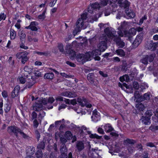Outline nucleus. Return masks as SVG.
I'll return each mask as SVG.
<instances>
[{"label":"nucleus","instance_id":"f257e3e1","mask_svg":"<svg viewBox=\"0 0 158 158\" xmlns=\"http://www.w3.org/2000/svg\"><path fill=\"white\" fill-rule=\"evenodd\" d=\"M7 131L9 134L13 133L17 137L18 136V133H19L24 139L29 140L31 139V137L23 132L20 128L15 126L8 127L7 128Z\"/></svg>","mask_w":158,"mask_h":158},{"label":"nucleus","instance_id":"f03ea898","mask_svg":"<svg viewBox=\"0 0 158 158\" xmlns=\"http://www.w3.org/2000/svg\"><path fill=\"white\" fill-rule=\"evenodd\" d=\"M155 54L152 53L150 55H146L144 56L141 59V62L144 64L147 65L148 64V61L151 63L154 60L155 57Z\"/></svg>","mask_w":158,"mask_h":158},{"label":"nucleus","instance_id":"7ed1b4c3","mask_svg":"<svg viewBox=\"0 0 158 158\" xmlns=\"http://www.w3.org/2000/svg\"><path fill=\"white\" fill-rule=\"evenodd\" d=\"M38 23L35 21L31 22L29 25L28 26H26L24 28L26 29H30L31 31H36L38 29L36 26L38 25Z\"/></svg>","mask_w":158,"mask_h":158},{"label":"nucleus","instance_id":"20e7f679","mask_svg":"<svg viewBox=\"0 0 158 158\" xmlns=\"http://www.w3.org/2000/svg\"><path fill=\"white\" fill-rule=\"evenodd\" d=\"M118 2L119 6L121 8L125 9V10L129 9L130 3L127 0H125L124 2L123 0H118Z\"/></svg>","mask_w":158,"mask_h":158},{"label":"nucleus","instance_id":"39448f33","mask_svg":"<svg viewBox=\"0 0 158 158\" xmlns=\"http://www.w3.org/2000/svg\"><path fill=\"white\" fill-rule=\"evenodd\" d=\"M20 88L19 85H17L15 87L11 94V96L12 98H14L18 96L19 94Z\"/></svg>","mask_w":158,"mask_h":158},{"label":"nucleus","instance_id":"423d86ee","mask_svg":"<svg viewBox=\"0 0 158 158\" xmlns=\"http://www.w3.org/2000/svg\"><path fill=\"white\" fill-rule=\"evenodd\" d=\"M33 108L36 111H39L42 110L43 109V106L40 101H36L33 105Z\"/></svg>","mask_w":158,"mask_h":158},{"label":"nucleus","instance_id":"0eeeda50","mask_svg":"<svg viewBox=\"0 0 158 158\" xmlns=\"http://www.w3.org/2000/svg\"><path fill=\"white\" fill-rule=\"evenodd\" d=\"M143 40V37L141 35H137L134 42L133 43V46L135 47L138 46L140 44Z\"/></svg>","mask_w":158,"mask_h":158},{"label":"nucleus","instance_id":"6e6552de","mask_svg":"<svg viewBox=\"0 0 158 158\" xmlns=\"http://www.w3.org/2000/svg\"><path fill=\"white\" fill-rule=\"evenodd\" d=\"M31 79L26 83V87L27 88H31L36 83L35 77L31 76Z\"/></svg>","mask_w":158,"mask_h":158},{"label":"nucleus","instance_id":"1a4fd4ad","mask_svg":"<svg viewBox=\"0 0 158 158\" xmlns=\"http://www.w3.org/2000/svg\"><path fill=\"white\" fill-rule=\"evenodd\" d=\"M84 21L82 20L81 19V18H79L76 22L77 28L76 30H77L78 31H81L80 28L84 25Z\"/></svg>","mask_w":158,"mask_h":158},{"label":"nucleus","instance_id":"9d476101","mask_svg":"<svg viewBox=\"0 0 158 158\" xmlns=\"http://www.w3.org/2000/svg\"><path fill=\"white\" fill-rule=\"evenodd\" d=\"M98 5L96 3L92 4L90 6H89L88 8V11L90 14L93 13L94 10L97 9L98 7Z\"/></svg>","mask_w":158,"mask_h":158},{"label":"nucleus","instance_id":"9b49d317","mask_svg":"<svg viewBox=\"0 0 158 158\" xmlns=\"http://www.w3.org/2000/svg\"><path fill=\"white\" fill-rule=\"evenodd\" d=\"M98 48L101 51H104L107 48V43L105 41H102L98 45Z\"/></svg>","mask_w":158,"mask_h":158},{"label":"nucleus","instance_id":"f8f14e48","mask_svg":"<svg viewBox=\"0 0 158 158\" xmlns=\"http://www.w3.org/2000/svg\"><path fill=\"white\" fill-rule=\"evenodd\" d=\"M54 77V74L52 72H49L45 74L44 78L45 79L52 80Z\"/></svg>","mask_w":158,"mask_h":158},{"label":"nucleus","instance_id":"ddd939ff","mask_svg":"<svg viewBox=\"0 0 158 158\" xmlns=\"http://www.w3.org/2000/svg\"><path fill=\"white\" fill-rule=\"evenodd\" d=\"M104 128L105 131L108 133L111 132L114 130V128L112 127L110 123H107L104 126Z\"/></svg>","mask_w":158,"mask_h":158},{"label":"nucleus","instance_id":"4468645a","mask_svg":"<svg viewBox=\"0 0 158 158\" xmlns=\"http://www.w3.org/2000/svg\"><path fill=\"white\" fill-rule=\"evenodd\" d=\"M87 78L88 80L91 83H94L95 79L94 73H89L87 75Z\"/></svg>","mask_w":158,"mask_h":158},{"label":"nucleus","instance_id":"2eb2a0df","mask_svg":"<svg viewBox=\"0 0 158 158\" xmlns=\"http://www.w3.org/2000/svg\"><path fill=\"white\" fill-rule=\"evenodd\" d=\"M134 97L135 99L136 102H141L142 100V97L140 94L139 91H136L134 92Z\"/></svg>","mask_w":158,"mask_h":158},{"label":"nucleus","instance_id":"dca6fc26","mask_svg":"<svg viewBox=\"0 0 158 158\" xmlns=\"http://www.w3.org/2000/svg\"><path fill=\"white\" fill-rule=\"evenodd\" d=\"M87 133L89 135V137L91 139H102V136H99L96 134H92L90 131H87Z\"/></svg>","mask_w":158,"mask_h":158},{"label":"nucleus","instance_id":"f3484780","mask_svg":"<svg viewBox=\"0 0 158 158\" xmlns=\"http://www.w3.org/2000/svg\"><path fill=\"white\" fill-rule=\"evenodd\" d=\"M76 148L78 151H81L84 148V143L82 141H78L76 144Z\"/></svg>","mask_w":158,"mask_h":158},{"label":"nucleus","instance_id":"a211bd4d","mask_svg":"<svg viewBox=\"0 0 158 158\" xmlns=\"http://www.w3.org/2000/svg\"><path fill=\"white\" fill-rule=\"evenodd\" d=\"M28 53L26 51L19 52L18 53L17 55V57L19 59L25 58L27 57Z\"/></svg>","mask_w":158,"mask_h":158},{"label":"nucleus","instance_id":"6ab92c4d","mask_svg":"<svg viewBox=\"0 0 158 158\" xmlns=\"http://www.w3.org/2000/svg\"><path fill=\"white\" fill-rule=\"evenodd\" d=\"M116 43L119 48H123L125 45L124 42L121 40V39L119 37L116 38V39H115Z\"/></svg>","mask_w":158,"mask_h":158},{"label":"nucleus","instance_id":"aec40b11","mask_svg":"<svg viewBox=\"0 0 158 158\" xmlns=\"http://www.w3.org/2000/svg\"><path fill=\"white\" fill-rule=\"evenodd\" d=\"M142 123L145 125H148L150 123V118L147 116H142L141 118Z\"/></svg>","mask_w":158,"mask_h":158},{"label":"nucleus","instance_id":"412c9836","mask_svg":"<svg viewBox=\"0 0 158 158\" xmlns=\"http://www.w3.org/2000/svg\"><path fill=\"white\" fill-rule=\"evenodd\" d=\"M137 102L138 103L135 106L136 108L139 111H143L145 108L144 105L140 103V102Z\"/></svg>","mask_w":158,"mask_h":158},{"label":"nucleus","instance_id":"4be33fe9","mask_svg":"<svg viewBox=\"0 0 158 158\" xmlns=\"http://www.w3.org/2000/svg\"><path fill=\"white\" fill-rule=\"evenodd\" d=\"M47 10V7H45L42 14L38 15L37 18L39 19L44 20L46 18L45 14Z\"/></svg>","mask_w":158,"mask_h":158},{"label":"nucleus","instance_id":"5701e85b","mask_svg":"<svg viewBox=\"0 0 158 158\" xmlns=\"http://www.w3.org/2000/svg\"><path fill=\"white\" fill-rule=\"evenodd\" d=\"M125 12L127 16L130 18H133L135 16V13L132 11H131V10L129 11V9L125 10Z\"/></svg>","mask_w":158,"mask_h":158},{"label":"nucleus","instance_id":"b1692460","mask_svg":"<svg viewBox=\"0 0 158 158\" xmlns=\"http://www.w3.org/2000/svg\"><path fill=\"white\" fill-rule=\"evenodd\" d=\"M68 52L69 54L71 55L70 58L71 59H74L76 56L75 52L73 50L69 48L68 50Z\"/></svg>","mask_w":158,"mask_h":158},{"label":"nucleus","instance_id":"393cba45","mask_svg":"<svg viewBox=\"0 0 158 158\" xmlns=\"http://www.w3.org/2000/svg\"><path fill=\"white\" fill-rule=\"evenodd\" d=\"M104 32L108 37L112 36L113 34L112 32L110 30L109 27H107L104 30Z\"/></svg>","mask_w":158,"mask_h":158},{"label":"nucleus","instance_id":"a878e982","mask_svg":"<svg viewBox=\"0 0 158 158\" xmlns=\"http://www.w3.org/2000/svg\"><path fill=\"white\" fill-rule=\"evenodd\" d=\"M91 118L92 120L95 123H96L100 120L101 117L99 114L94 115H92Z\"/></svg>","mask_w":158,"mask_h":158},{"label":"nucleus","instance_id":"bb28decb","mask_svg":"<svg viewBox=\"0 0 158 158\" xmlns=\"http://www.w3.org/2000/svg\"><path fill=\"white\" fill-rule=\"evenodd\" d=\"M115 52L118 55L121 57H123L125 55V52L124 50L121 49L116 50L115 51Z\"/></svg>","mask_w":158,"mask_h":158},{"label":"nucleus","instance_id":"cd10ccee","mask_svg":"<svg viewBox=\"0 0 158 158\" xmlns=\"http://www.w3.org/2000/svg\"><path fill=\"white\" fill-rule=\"evenodd\" d=\"M45 145L43 141L40 142L37 146V148L40 150H42L45 148Z\"/></svg>","mask_w":158,"mask_h":158},{"label":"nucleus","instance_id":"c85d7f7f","mask_svg":"<svg viewBox=\"0 0 158 158\" xmlns=\"http://www.w3.org/2000/svg\"><path fill=\"white\" fill-rule=\"evenodd\" d=\"M124 143L125 144H134L135 143V141L133 139L127 138L124 140Z\"/></svg>","mask_w":158,"mask_h":158},{"label":"nucleus","instance_id":"c756f323","mask_svg":"<svg viewBox=\"0 0 158 158\" xmlns=\"http://www.w3.org/2000/svg\"><path fill=\"white\" fill-rule=\"evenodd\" d=\"M10 40H14L16 36V31L14 30L11 29L10 31Z\"/></svg>","mask_w":158,"mask_h":158},{"label":"nucleus","instance_id":"7c9ffc66","mask_svg":"<svg viewBox=\"0 0 158 158\" xmlns=\"http://www.w3.org/2000/svg\"><path fill=\"white\" fill-rule=\"evenodd\" d=\"M83 55H84L83 54L80 53H79L77 55L76 54V56L75 57V58H76L77 61L79 62L83 60L84 59Z\"/></svg>","mask_w":158,"mask_h":158},{"label":"nucleus","instance_id":"2f4dec72","mask_svg":"<svg viewBox=\"0 0 158 158\" xmlns=\"http://www.w3.org/2000/svg\"><path fill=\"white\" fill-rule=\"evenodd\" d=\"M72 136V134L70 131H67L65 132V137L67 139H70V138H71V137Z\"/></svg>","mask_w":158,"mask_h":158},{"label":"nucleus","instance_id":"473e14b6","mask_svg":"<svg viewBox=\"0 0 158 158\" xmlns=\"http://www.w3.org/2000/svg\"><path fill=\"white\" fill-rule=\"evenodd\" d=\"M123 33L124 36L125 37H127L129 40H131L132 38L131 35L129 30V31L127 30H125L123 31Z\"/></svg>","mask_w":158,"mask_h":158},{"label":"nucleus","instance_id":"72a5a7b5","mask_svg":"<svg viewBox=\"0 0 158 158\" xmlns=\"http://www.w3.org/2000/svg\"><path fill=\"white\" fill-rule=\"evenodd\" d=\"M19 34L21 40L24 41L25 39L26 35L25 33H24L23 31H19Z\"/></svg>","mask_w":158,"mask_h":158},{"label":"nucleus","instance_id":"f704fd0d","mask_svg":"<svg viewBox=\"0 0 158 158\" xmlns=\"http://www.w3.org/2000/svg\"><path fill=\"white\" fill-rule=\"evenodd\" d=\"M35 155L37 158H42L43 154L42 150H38L35 153Z\"/></svg>","mask_w":158,"mask_h":158},{"label":"nucleus","instance_id":"c9c22d12","mask_svg":"<svg viewBox=\"0 0 158 158\" xmlns=\"http://www.w3.org/2000/svg\"><path fill=\"white\" fill-rule=\"evenodd\" d=\"M131 38L136 34L137 30L135 27L131 28L129 30Z\"/></svg>","mask_w":158,"mask_h":158},{"label":"nucleus","instance_id":"e433bc0d","mask_svg":"<svg viewBox=\"0 0 158 158\" xmlns=\"http://www.w3.org/2000/svg\"><path fill=\"white\" fill-rule=\"evenodd\" d=\"M35 152V149L34 148H32L31 149L30 151H29V152H28V153H29V155H28V156L26 157V158H33L32 157H33V156L32 155L34 154Z\"/></svg>","mask_w":158,"mask_h":158},{"label":"nucleus","instance_id":"4c0bfd02","mask_svg":"<svg viewBox=\"0 0 158 158\" xmlns=\"http://www.w3.org/2000/svg\"><path fill=\"white\" fill-rule=\"evenodd\" d=\"M13 57L12 56H10L8 59V61L9 64L13 67L14 66L15 64V60H12Z\"/></svg>","mask_w":158,"mask_h":158},{"label":"nucleus","instance_id":"58836bf2","mask_svg":"<svg viewBox=\"0 0 158 158\" xmlns=\"http://www.w3.org/2000/svg\"><path fill=\"white\" fill-rule=\"evenodd\" d=\"M87 13L86 12L83 13L81 15V18H81V19H82L83 21H84L87 18Z\"/></svg>","mask_w":158,"mask_h":158},{"label":"nucleus","instance_id":"ea45409f","mask_svg":"<svg viewBox=\"0 0 158 158\" xmlns=\"http://www.w3.org/2000/svg\"><path fill=\"white\" fill-rule=\"evenodd\" d=\"M127 64L126 62H123L121 65V69L122 71H127Z\"/></svg>","mask_w":158,"mask_h":158},{"label":"nucleus","instance_id":"a19ab883","mask_svg":"<svg viewBox=\"0 0 158 158\" xmlns=\"http://www.w3.org/2000/svg\"><path fill=\"white\" fill-rule=\"evenodd\" d=\"M58 48L60 52H64V46L62 43L58 44Z\"/></svg>","mask_w":158,"mask_h":158},{"label":"nucleus","instance_id":"79ce46f5","mask_svg":"<svg viewBox=\"0 0 158 158\" xmlns=\"http://www.w3.org/2000/svg\"><path fill=\"white\" fill-rule=\"evenodd\" d=\"M6 18V15L4 13H1L0 14V22L2 20H5Z\"/></svg>","mask_w":158,"mask_h":158},{"label":"nucleus","instance_id":"37998d69","mask_svg":"<svg viewBox=\"0 0 158 158\" xmlns=\"http://www.w3.org/2000/svg\"><path fill=\"white\" fill-rule=\"evenodd\" d=\"M5 106L4 109L5 112L7 113L10 110V106L8 104H6Z\"/></svg>","mask_w":158,"mask_h":158},{"label":"nucleus","instance_id":"c03bdc74","mask_svg":"<svg viewBox=\"0 0 158 158\" xmlns=\"http://www.w3.org/2000/svg\"><path fill=\"white\" fill-rule=\"evenodd\" d=\"M149 129L153 131H158V126H155L152 125L149 127Z\"/></svg>","mask_w":158,"mask_h":158},{"label":"nucleus","instance_id":"a18cd8bd","mask_svg":"<svg viewBox=\"0 0 158 158\" xmlns=\"http://www.w3.org/2000/svg\"><path fill=\"white\" fill-rule=\"evenodd\" d=\"M24 70L25 72L29 73L31 72L32 69L28 66L26 65L24 67Z\"/></svg>","mask_w":158,"mask_h":158},{"label":"nucleus","instance_id":"49530a36","mask_svg":"<svg viewBox=\"0 0 158 158\" xmlns=\"http://www.w3.org/2000/svg\"><path fill=\"white\" fill-rule=\"evenodd\" d=\"M133 87L135 89H138L139 88V85L137 81H134L133 83Z\"/></svg>","mask_w":158,"mask_h":158},{"label":"nucleus","instance_id":"de8ad7c7","mask_svg":"<svg viewBox=\"0 0 158 158\" xmlns=\"http://www.w3.org/2000/svg\"><path fill=\"white\" fill-rule=\"evenodd\" d=\"M2 95L4 98H6L8 97L7 92L6 90H3L2 92Z\"/></svg>","mask_w":158,"mask_h":158},{"label":"nucleus","instance_id":"09e8293b","mask_svg":"<svg viewBox=\"0 0 158 158\" xmlns=\"http://www.w3.org/2000/svg\"><path fill=\"white\" fill-rule=\"evenodd\" d=\"M77 102L82 107L84 106L83 103L82 102V98H78L77 101Z\"/></svg>","mask_w":158,"mask_h":158},{"label":"nucleus","instance_id":"8fccbe9b","mask_svg":"<svg viewBox=\"0 0 158 158\" xmlns=\"http://www.w3.org/2000/svg\"><path fill=\"white\" fill-rule=\"evenodd\" d=\"M67 151V149L65 148H64V147H62L60 148V151L61 155L66 154L65 152Z\"/></svg>","mask_w":158,"mask_h":158},{"label":"nucleus","instance_id":"3c124183","mask_svg":"<svg viewBox=\"0 0 158 158\" xmlns=\"http://www.w3.org/2000/svg\"><path fill=\"white\" fill-rule=\"evenodd\" d=\"M39 123L37 120L36 119H34V120L33 121L34 127L35 128H37L39 125Z\"/></svg>","mask_w":158,"mask_h":158},{"label":"nucleus","instance_id":"603ef678","mask_svg":"<svg viewBox=\"0 0 158 158\" xmlns=\"http://www.w3.org/2000/svg\"><path fill=\"white\" fill-rule=\"evenodd\" d=\"M39 100L40 101V103H41V104L43 106V105H46L48 103V100H47L45 98H44V99Z\"/></svg>","mask_w":158,"mask_h":158},{"label":"nucleus","instance_id":"864d4df0","mask_svg":"<svg viewBox=\"0 0 158 158\" xmlns=\"http://www.w3.org/2000/svg\"><path fill=\"white\" fill-rule=\"evenodd\" d=\"M48 103H52L55 101V99L52 97H49L48 100Z\"/></svg>","mask_w":158,"mask_h":158},{"label":"nucleus","instance_id":"5fc2aeb1","mask_svg":"<svg viewBox=\"0 0 158 158\" xmlns=\"http://www.w3.org/2000/svg\"><path fill=\"white\" fill-rule=\"evenodd\" d=\"M37 113L35 111H33L31 114V119L32 120L36 119V118H37Z\"/></svg>","mask_w":158,"mask_h":158},{"label":"nucleus","instance_id":"6e6d98bb","mask_svg":"<svg viewBox=\"0 0 158 158\" xmlns=\"http://www.w3.org/2000/svg\"><path fill=\"white\" fill-rule=\"evenodd\" d=\"M143 98L144 100H148L150 99V95L148 93L144 94L143 96Z\"/></svg>","mask_w":158,"mask_h":158},{"label":"nucleus","instance_id":"4d7b16f0","mask_svg":"<svg viewBox=\"0 0 158 158\" xmlns=\"http://www.w3.org/2000/svg\"><path fill=\"white\" fill-rule=\"evenodd\" d=\"M66 64L69 65L70 66L72 67H75L76 66V64H75L74 63H72L70 61H67L66 62Z\"/></svg>","mask_w":158,"mask_h":158},{"label":"nucleus","instance_id":"13d9d810","mask_svg":"<svg viewBox=\"0 0 158 158\" xmlns=\"http://www.w3.org/2000/svg\"><path fill=\"white\" fill-rule=\"evenodd\" d=\"M108 0H102L101 1V4L103 6H106L108 3Z\"/></svg>","mask_w":158,"mask_h":158},{"label":"nucleus","instance_id":"bf43d9fd","mask_svg":"<svg viewBox=\"0 0 158 158\" xmlns=\"http://www.w3.org/2000/svg\"><path fill=\"white\" fill-rule=\"evenodd\" d=\"M50 55V52L48 51L42 52V56H48Z\"/></svg>","mask_w":158,"mask_h":158},{"label":"nucleus","instance_id":"052dcab7","mask_svg":"<svg viewBox=\"0 0 158 158\" xmlns=\"http://www.w3.org/2000/svg\"><path fill=\"white\" fill-rule=\"evenodd\" d=\"M99 74L104 77H108V75L106 73H104V72L101 71H99Z\"/></svg>","mask_w":158,"mask_h":158},{"label":"nucleus","instance_id":"680f3d73","mask_svg":"<svg viewBox=\"0 0 158 158\" xmlns=\"http://www.w3.org/2000/svg\"><path fill=\"white\" fill-rule=\"evenodd\" d=\"M19 81L21 83L23 84L25 83L26 82L25 78L23 77H21L19 78Z\"/></svg>","mask_w":158,"mask_h":158},{"label":"nucleus","instance_id":"e2e57ef3","mask_svg":"<svg viewBox=\"0 0 158 158\" xmlns=\"http://www.w3.org/2000/svg\"><path fill=\"white\" fill-rule=\"evenodd\" d=\"M20 48L23 49H27L28 48V47L27 46H25L24 44L23 43V42H22V43L20 44Z\"/></svg>","mask_w":158,"mask_h":158},{"label":"nucleus","instance_id":"0e129e2a","mask_svg":"<svg viewBox=\"0 0 158 158\" xmlns=\"http://www.w3.org/2000/svg\"><path fill=\"white\" fill-rule=\"evenodd\" d=\"M21 59V63H22V64H24L28 60V58L27 57L25 58H23Z\"/></svg>","mask_w":158,"mask_h":158},{"label":"nucleus","instance_id":"69168bd1","mask_svg":"<svg viewBox=\"0 0 158 158\" xmlns=\"http://www.w3.org/2000/svg\"><path fill=\"white\" fill-rule=\"evenodd\" d=\"M34 75L36 77H41V73L39 71L37 70L35 72Z\"/></svg>","mask_w":158,"mask_h":158},{"label":"nucleus","instance_id":"338daca9","mask_svg":"<svg viewBox=\"0 0 158 158\" xmlns=\"http://www.w3.org/2000/svg\"><path fill=\"white\" fill-rule=\"evenodd\" d=\"M98 133L100 134H103L104 133L103 130L101 127H99L98 129Z\"/></svg>","mask_w":158,"mask_h":158},{"label":"nucleus","instance_id":"774afa93","mask_svg":"<svg viewBox=\"0 0 158 158\" xmlns=\"http://www.w3.org/2000/svg\"><path fill=\"white\" fill-rule=\"evenodd\" d=\"M70 102V104L73 106L76 105L77 103V100L75 99L71 100Z\"/></svg>","mask_w":158,"mask_h":158}]
</instances>
